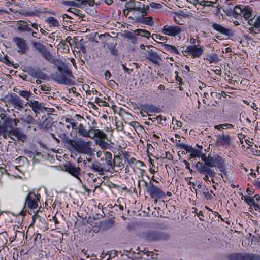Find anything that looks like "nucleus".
<instances>
[{
    "mask_svg": "<svg viewBox=\"0 0 260 260\" xmlns=\"http://www.w3.org/2000/svg\"><path fill=\"white\" fill-rule=\"evenodd\" d=\"M8 137L14 141L24 142L27 139V135L23 133L19 128L15 127L8 133L7 139Z\"/></svg>",
    "mask_w": 260,
    "mask_h": 260,
    "instance_id": "8",
    "label": "nucleus"
},
{
    "mask_svg": "<svg viewBox=\"0 0 260 260\" xmlns=\"http://www.w3.org/2000/svg\"><path fill=\"white\" fill-rule=\"evenodd\" d=\"M142 237L144 240L149 242L165 241L169 238V235L165 232L151 230L144 232Z\"/></svg>",
    "mask_w": 260,
    "mask_h": 260,
    "instance_id": "3",
    "label": "nucleus"
},
{
    "mask_svg": "<svg viewBox=\"0 0 260 260\" xmlns=\"http://www.w3.org/2000/svg\"><path fill=\"white\" fill-rule=\"evenodd\" d=\"M95 102L98 104L99 106H108V103L106 102H105L103 101L102 100L100 99L99 98H96Z\"/></svg>",
    "mask_w": 260,
    "mask_h": 260,
    "instance_id": "44",
    "label": "nucleus"
},
{
    "mask_svg": "<svg viewBox=\"0 0 260 260\" xmlns=\"http://www.w3.org/2000/svg\"><path fill=\"white\" fill-rule=\"evenodd\" d=\"M90 168L94 171L98 172L100 175H102L104 173V169L100 162H92Z\"/></svg>",
    "mask_w": 260,
    "mask_h": 260,
    "instance_id": "28",
    "label": "nucleus"
},
{
    "mask_svg": "<svg viewBox=\"0 0 260 260\" xmlns=\"http://www.w3.org/2000/svg\"><path fill=\"white\" fill-rule=\"evenodd\" d=\"M29 106L35 112H38V111H42L43 109L47 112H53L55 110L53 108H49L44 106L43 103H39L38 101L35 100H30L29 103Z\"/></svg>",
    "mask_w": 260,
    "mask_h": 260,
    "instance_id": "15",
    "label": "nucleus"
},
{
    "mask_svg": "<svg viewBox=\"0 0 260 260\" xmlns=\"http://www.w3.org/2000/svg\"><path fill=\"white\" fill-rule=\"evenodd\" d=\"M76 152L87 154L91 151L90 141H86L82 138H78L76 140Z\"/></svg>",
    "mask_w": 260,
    "mask_h": 260,
    "instance_id": "7",
    "label": "nucleus"
},
{
    "mask_svg": "<svg viewBox=\"0 0 260 260\" xmlns=\"http://www.w3.org/2000/svg\"><path fill=\"white\" fill-rule=\"evenodd\" d=\"M207 59L210 61V63H217L219 60V57L216 54H213L209 56Z\"/></svg>",
    "mask_w": 260,
    "mask_h": 260,
    "instance_id": "41",
    "label": "nucleus"
},
{
    "mask_svg": "<svg viewBox=\"0 0 260 260\" xmlns=\"http://www.w3.org/2000/svg\"><path fill=\"white\" fill-rule=\"evenodd\" d=\"M137 20L141 23L149 26H152L153 24V18L151 17H139L137 18Z\"/></svg>",
    "mask_w": 260,
    "mask_h": 260,
    "instance_id": "29",
    "label": "nucleus"
},
{
    "mask_svg": "<svg viewBox=\"0 0 260 260\" xmlns=\"http://www.w3.org/2000/svg\"><path fill=\"white\" fill-rule=\"evenodd\" d=\"M122 154H123V157L125 159V161L128 159L129 158V153L128 152H122Z\"/></svg>",
    "mask_w": 260,
    "mask_h": 260,
    "instance_id": "55",
    "label": "nucleus"
},
{
    "mask_svg": "<svg viewBox=\"0 0 260 260\" xmlns=\"http://www.w3.org/2000/svg\"><path fill=\"white\" fill-rule=\"evenodd\" d=\"M74 121L72 118H67L65 120L66 122L71 124Z\"/></svg>",
    "mask_w": 260,
    "mask_h": 260,
    "instance_id": "64",
    "label": "nucleus"
},
{
    "mask_svg": "<svg viewBox=\"0 0 260 260\" xmlns=\"http://www.w3.org/2000/svg\"><path fill=\"white\" fill-rule=\"evenodd\" d=\"M137 3L139 4V7H136V4L135 1L127 2L126 3V7L127 8L128 11L129 10H134V11H140L141 10V3L140 2H137Z\"/></svg>",
    "mask_w": 260,
    "mask_h": 260,
    "instance_id": "33",
    "label": "nucleus"
},
{
    "mask_svg": "<svg viewBox=\"0 0 260 260\" xmlns=\"http://www.w3.org/2000/svg\"><path fill=\"white\" fill-rule=\"evenodd\" d=\"M17 24L19 25V26L17 28L18 32H30L32 31V28L29 26L30 24H29L28 22L20 20L18 21Z\"/></svg>",
    "mask_w": 260,
    "mask_h": 260,
    "instance_id": "20",
    "label": "nucleus"
},
{
    "mask_svg": "<svg viewBox=\"0 0 260 260\" xmlns=\"http://www.w3.org/2000/svg\"><path fill=\"white\" fill-rule=\"evenodd\" d=\"M142 109L145 112L148 116L150 115V112L159 113L161 110L159 108L153 105H144L141 106Z\"/></svg>",
    "mask_w": 260,
    "mask_h": 260,
    "instance_id": "23",
    "label": "nucleus"
},
{
    "mask_svg": "<svg viewBox=\"0 0 260 260\" xmlns=\"http://www.w3.org/2000/svg\"><path fill=\"white\" fill-rule=\"evenodd\" d=\"M172 123L173 124H175L178 127H181L182 126V123L181 121L175 120L174 118H173Z\"/></svg>",
    "mask_w": 260,
    "mask_h": 260,
    "instance_id": "47",
    "label": "nucleus"
},
{
    "mask_svg": "<svg viewBox=\"0 0 260 260\" xmlns=\"http://www.w3.org/2000/svg\"><path fill=\"white\" fill-rule=\"evenodd\" d=\"M116 43H107L104 45V48H108L111 54L114 56H117L118 55V51L116 49Z\"/></svg>",
    "mask_w": 260,
    "mask_h": 260,
    "instance_id": "32",
    "label": "nucleus"
},
{
    "mask_svg": "<svg viewBox=\"0 0 260 260\" xmlns=\"http://www.w3.org/2000/svg\"><path fill=\"white\" fill-rule=\"evenodd\" d=\"M25 72L32 77L41 79H45L47 76V75L42 72L39 67L34 68L28 67L27 68Z\"/></svg>",
    "mask_w": 260,
    "mask_h": 260,
    "instance_id": "16",
    "label": "nucleus"
},
{
    "mask_svg": "<svg viewBox=\"0 0 260 260\" xmlns=\"http://www.w3.org/2000/svg\"><path fill=\"white\" fill-rule=\"evenodd\" d=\"M13 42L15 43L17 47L19 49L17 51L19 54H24L29 50L27 41L24 38L14 37L13 38Z\"/></svg>",
    "mask_w": 260,
    "mask_h": 260,
    "instance_id": "12",
    "label": "nucleus"
},
{
    "mask_svg": "<svg viewBox=\"0 0 260 260\" xmlns=\"http://www.w3.org/2000/svg\"><path fill=\"white\" fill-rule=\"evenodd\" d=\"M181 31L182 28L180 26L166 25L163 27L162 32L166 35L175 36L179 34Z\"/></svg>",
    "mask_w": 260,
    "mask_h": 260,
    "instance_id": "14",
    "label": "nucleus"
},
{
    "mask_svg": "<svg viewBox=\"0 0 260 260\" xmlns=\"http://www.w3.org/2000/svg\"><path fill=\"white\" fill-rule=\"evenodd\" d=\"M176 14L178 19H180L181 17H185L186 16V14L183 11H179L176 13Z\"/></svg>",
    "mask_w": 260,
    "mask_h": 260,
    "instance_id": "46",
    "label": "nucleus"
},
{
    "mask_svg": "<svg viewBox=\"0 0 260 260\" xmlns=\"http://www.w3.org/2000/svg\"><path fill=\"white\" fill-rule=\"evenodd\" d=\"M253 10L250 6H244L243 8V12L241 17H243L246 19H248L250 16H252Z\"/></svg>",
    "mask_w": 260,
    "mask_h": 260,
    "instance_id": "30",
    "label": "nucleus"
},
{
    "mask_svg": "<svg viewBox=\"0 0 260 260\" xmlns=\"http://www.w3.org/2000/svg\"><path fill=\"white\" fill-rule=\"evenodd\" d=\"M231 143V139L228 135H224L222 133V136L219 135L217 138L216 143L221 146L225 145H230Z\"/></svg>",
    "mask_w": 260,
    "mask_h": 260,
    "instance_id": "25",
    "label": "nucleus"
},
{
    "mask_svg": "<svg viewBox=\"0 0 260 260\" xmlns=\"http://www.w3.org/2000/svg\"><path fill=\"white\" fill-rule=\"evenodd\" d=\"M57 70L59 71L60 74L55 75L54 78L55 81L64 85L73 84L72 78H74V76L71 70L68 66L63 63L61 66H57Z\"/></svg>",
    "mask_w": 260,
    "mask_h": 260,
    "instance_id": "2",
    "label": "nucleus"
},
{
    "mask_svg": "<svg viewBox=\"0 0 260 260\" xmlns=\"http://www.w3.org/2000/svg\"><path fill=\"white\" fill-rule=\"evenodd\" d=\"M163 46L166 51H169L171 53H174L177 55L179 54V52L174 46L167 44H163Z\"/></svg>",
    "mask_w": 260,
    "mask_h": 260,
    "instance_id": "36",
    "label": "nucleus"
},
{
    "mask_svg": "<svg viewBox=\"0 0 260 260\" xmlns=\"http://www.w3.org/2000/svg\"><path fill=\"white\" fill-rule=\"evenodd\" d=\"M19 94L23 98H24L27 101L30 102L31 100H30V97L32 95V93L30 91L26 90H21L19 92Z\"/></svg>",
    "mask_w": 260,
    "mask_h": 260,
    "instance_id": "37",
    "label": "nucleus"
},
{
    "mask_svg": "<svg viewBox=\"0 0 260 260\" xmlns=\"http://www.w3.org/2000/svg\"><path fill=\"white\" fill-rule=\"evenodd\" d=\"M92 131H93V135L91 136V138H93L94 137H97L101 140H104L107 138L106 134L101 130L98 129H92Z\"/></svg>",
    "mask_w": 260,
    "mask_h": 260,
    "instance_id": "31",
    "label": "nucleus"
},
{
    "mask_svg": "<svg viewBox=\"0 0 260 260\" xmlns=\"http://www.w3.org/2000/svg\"><path fill=\"white\" fill-rule=\"evenodd\" d=\"M63 168L66 171L69 172L76 178H79V175L80 171V168L79 167H76L75 165L68 163V164L64 165Z\"/></svg>",
    "mask_w": 260,
    "mask_h": 260,
    "instance_id": "17",
    "label": "nucleus"
},
{
    "mask_svg": "<svg viewBox=\"0 0 260 260\" xmlns=\"http://www.w3.org/2000/svg\"><path fill=\"white\" fill-rule=\"evenodd\" d=\"M229 260H260V255L252 253L237 252L227 256Z\"/></svg>",
    "mask_w": 260,
    "mask_h": 260,
    "instance_id": "6",
    "label": "nucleus"
},
{
    "mask_svg": "<svg viewBox=\"0 0 260 260\" xmlns=\"http://www.w3.org/2000/svg\"><path fill=\"white\" fill-rule=\"evenodd\" d=\"M39 87L42 91H50L49 88L44 85H40Z\"/></svg>",
    "mask_w": 260,
    "mask_h": 260,
    "instance_id": "54",
    "label": "nucleus"
},
{
    "mask_svg": "<svg viewBox=\"0 0 260 260\" xmlns=\"http://www.w3.org/2000/svg\"><path fill=\"white\" fill-rule=\"evenodd\" d=\"M30 43L34 50L40 53L45 59L50 62L53 61V57L52 55L42 43L34 40L31 41Z\"/></svg>",
    "mask_w": 260,
    "mask_h": 260,
    "instance_id": "5",
    "label": "nucleus"
},
{
    "mask_svg": "<svg viewBox=\"0 0 260 260\" xmlns=\"http://www.w3.org/2000/svg\"><path fill=\"white\" fill-rule=\"evenodd\" d=\"M196 1H197V3H198V4H199V5H200L201 6H203L204 7H206V1H205V0H203L201 1H200L199 0H196Z\"/></svg>",
    "mask_w": 260,
    "mask_h": 260,
    "instance_id": "59",
    "label": "nucleus"
},
{
    "mask_svg": "<svg viewBox=\"0 0 260 260\" xmlns=\"http://www.w3.org/2000/svg\"><path fill=\"white\" fill-rule=\"evenodd\" d=\"M40 195L39 194H36L34 192H30L26 198L25 204L29 208L36 209L39 206L38 202L40 200Z\"/></svg>",
    "mask_w": 260,
    "mask_h": 260,
    "instance_id": "11",
    "label": "nucleus"
},
{
    "mask_svg": "<svg viewBox=\"0 0 260 260\" xmlns=\"http://www.w3.org/2000/svg\"><path fill=\"white\" fill-rule=\"evenodd\" d=\"M45 22L50 25V26L53 27H58L59 26V24L58 22V20L54 18L53 17H48Z\"/></svg>",
    "mask_w": 260,
    "mask_h": 260,
    "instance_id": "35",
    "label": "nucleus"
},
{
    "mask_svg": "<svg viewBox=\"0 0 260 260\" xmlns=\"http://www.w3.org/2000/svg\"><path fill=\"white\" fill-rule=\"evenodd\" d=\"M91 131L92 128L89 131L85 129L82 123H80L78 127V132L79 135L85 138L91 137V136L90 135V133L91 132Z\"/></svg>",
    "mask_w": 260,
    "mask_h": 260,
    "instance_id": "27",
    "label": "nucleus"
},
{
    "mask_svg": "<svg viewBox=\"0 0 260 260\" xmlns=\"http://www.w3.org/2000/svg\"><path fill=\"white\" fill-rule=\"evenodd\" d=\"M19 122V120L15 118L12 119L10 117H6L4 119L2 124L5 134H4V138L7 139V135L10 130L14 128L15 127L17 126V124Z\"/></svg>",
    "mask_w": 260,
    "mask_h": 260,
    "instance_id": "9",
    "label": "nucleus"
},
{
    "mask_svg": "<svg viewBox=\"0 0 260 260\" xmlns=\"http://www.w3.org/2000/svg\"><path fill=\"white\" fill-rule=\"evenodd\" d=\"M165 157L170 160H172L173 158L172 155L170 154L169 152H166Z\"/></svg>",
    "mask_w": 260,
    "mask_h": 260,
    "instance_id": "53",
    "label": "nucleus"
},
{
    "mask_svg": "<svg viewBox=\"0 0 260 260\" xmlns=\"http://www.w3.org/2000/svg\"><path fill=\"white\" fill-rule=\"evenodd\" d=\"M23 121L24 122H26L28 124H35L36 123V121L35 120L31 115L27 116L24 119H23Z\"/></svg>",
    "mask_w": 260,
    "mask_h": 260,
    "instance_id": "42",
    "label": "nucleus"
},
{
    "mask_svg": "<svg viewBox=\"0 0 260 260\" xmlns=\"http://www.w3.org/2000/svg\"><path fill=\"white\" fill-rule=\"evenodd\" d=\"M80 50L84 54L86 53V50L84 46L81 45L80 47Z\"/></svg>",
    "mask_w": 260,
    "mask_h": 260,
    "instance_id": "60",
    "label": "nucleus"
},
{
    "mask_svg": "<svg viewBox=\"0 0 260 260\" xmlns=\"http://www.w3.org/2000/svg\"><path fill=\"white\" fill-rule=\"evenodd\" d=\"M95 3L94 0H88V4L90 7L93 6Z\"/></svg>",
    "mask_w": 260,
    "mask_h": 260,
    "instance_id": "63",
    "label": "nucleus"
},
{
    "mask_svg": "<svg viewBox=\"0 0 260 260\" xmlns=\"http://www.w3.org/2000/svg\"><path fill=\"white\" fill-rule=\"evenodd\" d=\"M202 162L198 161L195 165L197 171L201 174L204 175L203 179L206 182L210 181L209 177H214L216 173L212 168L216 167L219 170L225 174V162L221 156L215 155L212 156L211 154L206 156L203 153L201 156Z\"/></svg>",
    "mask_w": 260,
    "mask_h": 260,
    "instance_id": "1",
    "label": "nucleus"
},
{
    "mask_svg": "<svg viewBox=\"0 0 260 260\" xmlns=\"http://www.w3.org/2000/svg\"><path fill=\"white\" fill-rule=\"evenodd\" d=\"M150 5L153 8H159V6L160 5V4L153 2L151 3Z\"/></svg>",
    "mask_w": 260,
    "mask_h": 260,
    "instance_id": "61",
    "label": "nucleus"
},
{
    "mask_svg": "<svg viewBox=\"0 0 260 260\" xmlns=\"http://www.w3.org/2000/svg\"><path fill=\"white\" fill-rule=\"evenodd\" d=\"M134 33L135 35L143 36L147 38H149L151 36L149 31L144 29L135 30Z\"/></svg>",
    "mask_w": 260,
    "mask_h": 260,
    "instance_id": "34",
    "label": "nucleus"
},
{
    "mask_svg": "<svg viewBox=\"0 0 260 260\" xmlns=\"http://www.w3.org/2000/svg\"><path fill=\"white\" fill-rule=\"evenodd\" d=\"M248 24L251 26L248 29V32L249 34H251L252 36H255L256 35H257L259 33V31H257V29L256 28V24H257V20L256 18L255 19V17L253 18L250 19L248 21Z\"/></svg>",
    "mask_w": 260,
    "mask_h": 260,
    "instance_id": "24",
    "label": "nucleus"
},
{
    "mask_svg": "<svg viewBox=\"0 0 260 260\" xmlns=\"http://www.w3.org/2000/svg\"><path fill=\"white\" fill-rule=\"evenodd\" d=\"M140 12H141V14H142V17H143L144 16H146L147 14V11H146V9H143V8L141 7V10H140V11H139Z\"/></svg>",
    "mask_w": 260,
    "mask_h": 260,
    "instance_id": "58",
    "label": "nucleus"
},
{
    "mask_svg": "<svg viewBox=\"0 0 260 260\" xmlns=\"http://www.w3.org/2000/svg\"><path fill=\"white\" fill-rule=\"evenodd\" d=\"M257 20V24H256V28L257 29V31L260 33V16H258L256 18Z\"/></svg>",
    "mask_w": 260,
    "mask_h": 260,
    "instance_id": "50",
    "label": "nucleus"
},
{
    "mask_svg": "<svg viewBox=\"0 0 260 260\" xmlns=\"http://www.w3.org/2000/svg\"><path fill=\"white\" fill-rule=\"evenodd\" d=\"M28 22L30 23V26L32 27L35 29L38 30L39 28V24L37 23H32L30 22V21H28Z\"/></svg>",
    "mask_w": 260,
    "mask_h": 260,
    "instance_id": "49",
    "label": "nucleus"
},
{
    "mask_svg": "<svg viewBox=\"0 0 260 260\" xmlns=\"http://www.w3.org/2000/svg\"><path fill=\"white\" fill-rule=\"evenodd\" d=\"M212 26L213 28L216 30V31H218L219 32L223 35H225L227 36H230L233 35L232 30L217 23H213L212 25Z\"/></svg>",
    "mask_w": 260,
    "mask_h": 260,
    "instance_id": "22",
    "label": "nucleus"
},
{
    "mask_svg": "<svg viewBox=\"0 0 260 260\" xmlns=\"http://www.w3.org/2000/svg\"><path fill=\"white\" fill-rule=\"evenodd\" d=\"M187 51L191 54L192 58L200 57L203 52V47L200 46L197 47V46H189L187 47Z\"/></svg>",
    "mask_w": 260,
    "mask_h": 260,
    "instance_id": "18",
    "label": "nucleus"
},
{
    "mask_svg": "<svg viewBox=\"0 0 260 260\" xmlns=\"http://www.w3.org/2000/svg\"><path fill=\"white\" fill-rule=\"evenodd\" d=\"M97 144L100 146L102 149L104 150L109 149V148L111 147L110 145L107 142H105L104 140H100L97 142Z\"/></svg>",
    "mask_w": 260,
    "mask_h": 260,
    "instance_id": "38",
    "label": "nucleus"
},
{
    "mask_svg": "<svg viewBox=\"0 0 260 260\" xmlns=\"http://www.w3.org/2000/svg\"><path fill=\"white\" fill-rule=\"evenodd\" d=\"M63 142L69 150L70 151H76V141H74L68 138H66L64 139Z\"/></svg>",
    "mask_w": 260,
    "mask_h": 260,
    "instance_id": "26",
    "label": "nucleus"
},
{
    "mask_svg": "<svg viewBox=\"0 0 260 260\" xmlns=\"http://www.w3.org/2000/svg\"><path fill=\"white\" fill-rule=\"evenodd\" d=\"M177 146L185 150L188 152H190V159L196 157H201V156L203 154H202V152L200 150L196 149L191 146L187 145L185 144L177 143Z\"/></svg>",
    "mask_w": 260,
    "mask_h": 260,
    "instance_id": "13",
    "label": "nucleus"
},
{
    "mask_svg": "<svg viewBox=\"0 0 260 260\" xmlns=\"http://www.w3.org/2000/svg\"><path fill=\"white\" fill-rule=\"evenodd\" d=\"M151 37L155 41H156V40H159L161 41V43H162V44H164V43L167 41V38L166 37L161 36L160 35L158 34H152Z\"/></svg>",
    "mask_w": 260,
    "mask_h": 260,
    "instance_id": "40",
    "label": "nucleus"
},
{
    "mask_svg": "<svg viewBox=\"0 0 260 260\" xmlns=\"http://www.w3.org/2000/svg\"><path fill=\"white\" fill-rule=\"evenodd\" d=\"M215 3H216V2L206 1V6H213V4H214Z\"/></svg>",
    "mask_w": 260,
    "mask_h": 260,
    "instance_id": "57",
    "label": "nucleus"
},
{
    "mask_svg": "<svg viewBox=\"0 0 260 260\" xmlns=\"http://www.w3.org/2000/svg\"><path fill=\"white\" fill-rule=\"evenodd\" d=\"M69 92H72L73 93H74L77 96H80L81 97V95L78 93L76 91V88L75 87H72V88L71 89H69Z\"/></svg>",
    "mask_w": 260,
    "mask_h": 260,
    "instance_id": "48",
    "label": "nucleus"
},
{
    "mask_svg": "<svg viewBox=\"0 0 260 260\" xmlns=\"http://www.w3.org/2000/svg\"><path fill=\"white\" fill-rule=\"evenodd\" d=\"M175 74L176 75V79L177 81L181 82L182 81V78L178 76V72L176 71Z\"/></svg>",
    "mask_w": 260,
    "mask_h": 260,
    "instance_id": "62",
    "label": "nucleus"
},
{
    "mask_svg": "<svg viewBox=\"0 0 260 260\" xmlns=\"http://www.w3.org/2000/svg\"><path fill=\"white\" fill-rule=\"evenodd\" d=\"M105 161L106 162V164L108 166H110L111 168H113V167H114L117 165L116 164V160L118 159L119 160H120L121 159L119 156H114V159L112 162V155L111 153L106 151L105 152Z\"/></svg>",
    "mask_w": 260,
    "mask_h": 260,
    "instance_id": "19",
    "label": "nucleus"
},
{
    "mask_svg": "<svg viewBox=\"0 0 260 260\" xmlns=\"http://www.w3.org/2000/svg\"><path fill=\"white\" fill-rule=\"evenodd\" d=\"M204 197L207 200H211L213 199V196L209 192H204Z\"/></svg>",
    "mask_w": 260,
    "mask_h": 260,
    "instance_id": "52",
    "label": "nucleus"
},
{
    "mask_svg": "<svg viewBox=\"0 0 260 260\" xmlns=\"http://www.w3.org/2000/svg\"><path fill=\"white\" fill-rule=\"evenodd\" d=\"M105 76L106 79L108 80L111 77V73L109 71L107 70L106 71L105 73Z\"/></svg>",
    "mask_w": 260,
    "mask_h": 260,
    "instance_id": "56",
    "label": "nucleus"
},
{
    "mask_svg": "<svg viewBox=\"0 0 260 260\" xmlns=\"http://www.w3.org/2000/svg\"><path fill=\"white\" fill-rule=\"evenodd\" d=\"M2 101L5 103L7 107H12L18 110L23 108L22 100L14 93L6 95Z\"/></svg>",
    "mask_w": 260,
    "mask_h": 260,
    "instance_id": "4",
    "label": "nucleus"
},
{
    "mask_svg": "<svg viewBox=\"0 0 260 260\" xmlns=\"http://www.w3.org/2000/svg\"><path fill=\"white\" fill-rule=\"evenodd\" d=\"M244 198H245V201L249 206H252V205H253V204H254V199L248 198H246V197H244Z\"/></svg>",
    "mask_w": 260,
    "mask_h": 260,
    "instance_id": "45",
    "label": "nucleus"
},
{
    "mask_svg": "<svg viewBox=\"0 0 260 260\" xmlns=\"http://www.w3.org/2000/svg\"><path fill=\"white\" fill-rule=\"evenodd\" d=\"M251 153L255 155L260 156V150L252 148Z\"/></svg>",
    "mask_w": 260,
    "mask_h": 260,
    "instance_id": "51",
    "label": "nucleus"
},
{
    "mask_svg": "<svg viewBox=\"0 0 260 260\" xmlns=\"http://www.w3.org/2000/svg\"><path fill=\"white\" fill-rule=\"evenodd\" d=\"M243 7L242 6H237L234 8L233 12L235 14L241 16L243 12Z\"/></svg>",
    "mask_w": 260,
    "mask_h": 260,
    "instance_id": "43",
    "label": "nucleus"
},
{
    "mask_svg": "<svg viewBox=\"0 0 260 260\" xmlns=\"http://www.w3.org/2000/svg\"><path fill=\"white\" fill-rule=\"evenodd\" d=\"M147 192L152 199H159L165 196V192L159 187L154 185L151 182L149 183Z\"/></svg>",
    "mask_w": 260,
    "mask_h": 260,
    "instance_id": "10",
    "label": "nucleus"
},
{
    "mask_svg": "<svg viewBox=\"0 0 260 260\" xmlns=\"http://www.w3.org/2000/svg\"><path fill=\"white\" fill-rule=\"evenodd\" d=\"M147 58L155 64H159L160 57L158 54L152 50L147 51L146 54Z\"/></svg>",
    "mask_w": 260,
    "mask_h": 260,
    "instance_id": "21",
    "label": "nucleus"
},
{
    "mask_svg": "<svg viewBox=\"0 0 260 260\" xmlns=\"http://www.w3.org/2000/svg\"><path fill=\"white\" fill-rule=\"evenodd\" d=\"M114 221L112 220H108L106 221H104L102 223V226L105 230H108L110 228H112L114 225Z\"/></svg>",
    "mask_w": 260,
    "mask_h": 260,
    "instance_id": "39",
    "label": "nucleus"
}]
</instances>
